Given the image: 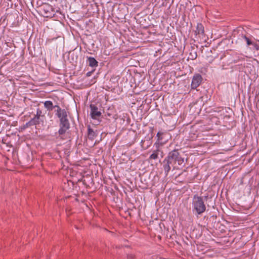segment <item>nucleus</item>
Returning a JSON list of instances; mask_svg holds the SVG:
<instances>
[{"instance_id": "1a4fd4ad", "label": "nucleus", "mask_w": 259, "mask_h": 259, "mask_svg": "<svg viewBox=\"0 0 259 259\" xmlns=\"http://www.w3.org/2000/svg\"><path fill=\"white\" fill-rule=\"evenodd\" d=\"M37 8L41 15L44 17L52 18L55 15V9L48 3H43Z\"/></svg>"}, {"instance_id": "39448f33", "label": "nucleus", "mask_w": 259, "mask_h": 259, "mask_svg": "<svg viewBox=\"0 0 259 259\" xmlns=\"http://www.w3.org/2000/svg\"><path fill=\"white\" fill-rule=\"evenodd\" d=\"M232 42L238 44L239 46H242L245 44L247 47H249L252 44V41L253 39V37L249 35L247 36L245 31L243 28L238 27L237 29L234 30L233 32Z\"/></svg>"}, {"instance_id": "bb28decb", "label": "nucleus", "mask_w": 259, "mask_h": 259, "mask_svg": "<svg viewBox=\"0 0 259 259\" xmlns=\"http://www.w3.org/2000/svg\"><path fill=\"white\" fill-rule=\"evenodd\" d=\"M227 109H228V110H231V109L230 107H228Z\"/></svg>"}, {"instance_id": "4be33fe9", "label": "nucleus", "mask_w": 259, "mask_h": 259, "mask_svg": "<svg viewBox=\"0 0 259 259\" xmlns=\"http://www.w3.org/2000/svg\"><path fill=\"white\" fill-rule=\"evenodd\" d=\"M190 56H191V60H194L197 58V53L195 51H194L193 52H191L190 53Z\"/></svg>"}, {"instance_id": "0eeeda50", "label": "nucleus", "mask_w": 259, "mask_h": 259, "mask_svg": "<svg viewBox=\"0 0 259 259\" xmlns=\"http://www.w3.org/2000/svg\"><path fill=\"white\" fill-rule=\"evenodd\" d=\"M29 116L31 117L30 120L21 127V130H24L27 127H30L33 125H36L42 123L44 120L42 119L45 117L42 110L38 108L36 109V113H33V112L29 113Z\"/></svg>"}, {"instance_id": "5701e85b", "label": "nucleus", "mask_w": 259, "mask_h": 259, "mask_svg": "<svg viewBox=\"0 0 259 259\" xmlns=\"http://www.w3.org/2000/svg\"><path fill=\"white\" fill-rule=\"evenodd\" d=\"M135 256L133 254H130L127 255V259H135Z\"/></svg>"}, {"instance_id": "f257e3e1", "label": "nucleus", "mask_w": 259, "mask_h": 259, "mask_svg": "<svg viewBox=\"0 0 259 259\" xmlns=\"http://www.w3.org/2000/svg\"><path fill=\"white\" fill-rule=\"evenodd\" d=\"M185 164V158L179 149H174L169 151L163 161V168L165 174L167 176L171 168L173 169L179 168V166H184Z\"/></svg>"}, {"instance_id": "cd10ccee", "label": "nucleus", "mask_w": 259, "mask_h": 259, "mask_svg": "<svg viewBox=\"0 0 259 259\" xmlns=\"http://www.w3.org/2000/svg\"><path fill=\"white\" fill-rule=\"evenodd\" d=\"M212 227L213 228H215L214 225H212Z\"/></svg>"}, {"instance_id": "4468645a", "label": "nucleus", "mask_w": 259, "mask_h": 259, "mask_svg": "<svg viewBox=\"0 0 259 259\" xmlns=\"http://www.w3.org/2000/svg\"><path fill=\"white\" fill-rule=\"evenodd\" d=\"M115 112V111L113 108L109 107L107 109L106 112H105L104 116L108 120H110L111 119H114L115 118V116L116 115Z\"/></svg>"}, {"instance_id": "6ab92c4d", "label": "nucleus", "mask_w": 259, "mask_h": 259, "mask_svg": "<svg viewBox=\"0 0 259 259\" xmlns=\"http://www.w3.org/2000/svg\"><path fill=\"white\" fill-rule=\"evenodd\" d=\"M190 172H191L190 174H188L187 176H188V175H193V176L192 177L189 176V179L190 182L193 181L198 176V172L197 171V170L195 169H192L191 170Z\"/></svg>"}, {"instance_id": "423d86ee", "label": "nucleus", "mask_w": 259, "mask_h": 259, "mask_svg": "<svg viewBox=\"0 0 259 259\" xmlns=\"http://www.w3.org/2000/svg\"><path fill=\"white\" fill-rule=\"evenodd\" d=\"M192 211L197 215H200L206 211V206L202 196L195 194L192 201Z\"/></svg>"}, {"instance_id": "6e6552de", "label": "nucleus", "mask_w": 259, "mask_h": 259, "mask_svg": "<svg viewBox=\"0 0 259 259\" xmlns=\"http://www.w3.org/2000/svg\"><path fill=\"white\" fill-rule=\"evenodd\" d=\"M44 105L45 108L49 111H52L54 109L56 108L55 115L59 119L68 115L67 112L65 109H62L58 105H54L51 101H46Z\"/></svg>"}, {"instance_id": "f03ea898", "label": "nucleus", "mask_w": 259, "mask_h": 259, "mask_svg": "<svg viewBox=\"0 0 259 259\" xmlns=\"http://www.w3.org/2000/svg\"><path fill=\"white\" fill-rule=\"evenodd\" d=\"M59 126L58 136L57 138L63 141L67 140L65 143L66 147L64 149V151L65 154H69L73 135L72 132L69 130L70 127V124L68 118V115L59 119Z\"/></svg>"}, {"instance_id": "aec40b11", "label": "nucleus", "mask_w": 259, "mask_h": 259, "mask_svg": "<svg viewBox=\"0 0 259 259\" xmlns=\"http://www.w3.org/2000/svg\"><path fill=\"white\" fill-rule=\"evenodd\" d=\"M258 43H256V42H255L253 39L252 41V44H251V46L253 47L252 49L253 50H255L256 51H259V40H258Z\"/></svg>"}, {"instance_id": "9d476101", "label": "nucleus", "mask_w": 259, "mask_h": 259, "mask_svg": "<svg viewBox=\"0 0 259 259\" xmlns=\"http://www.w3.org/2000/svg\"><path fill=\"white\" fill-rule=\"evenodd\" d=\"M153 127H150V134L147 135L141 142V146L143 149H147L152 144L153 137Z\"/></svg>"}, {"instance_id": "ddd939ff", "label": "nucleus", "mask_w": 259, "mask_h": 259, "mask_svg": "<svg viewBox=\"0 0 259 259\" xmlns=\"http://www.w3.org/2000/svg\"><path fill=\"white\" fill-rule=\"evenodd\" d=\"M98 135V131L94 130L91 127L90 125H88V137L89 140H93Z\"/></svg>"}, {"instance_id": "c85d7f7f", "label": "nucleus", "mask_w": 259, "mask_h": 259, "mask_svg": "<svg viewBox=\"0 0 259 259\" xmlns=\"http://www.w3.org/2000/svg\"><path fill=\"white\" fill-rule=\"evenodd\" d=\"M207 197H208V196H205V198L206 199H207Z\"/></svg>"}, {"instance_id": "a211bd4d", "label": "nucleus", "mask_w": 259, "mask_h": 259, "mask_svg": "<svg viewBox=\"0 0 259 259\" xmlns=\"http://www.w3.org/2000/svg\"><path fill=\"white\" fill-rule=\"evenodd\" d=\"M166 133H164V132H161V131H159L157 134V141L156 142L158 143V144H159V143H160L161 144H163L164 143V141H163V135L164 134H165Z\"/></svg>"}, {"instance_id": "b1692460", "label": "nucleus", "mask_w": 259, "mask_h": 259, "mask_svg": "<svg viewBox=\"0 0 259 259\" xmlns=\"http://www.w3.org/2000/svg\"><path fill=\"white\" fill-rule=\"evenodd\" d=\"M214 117V116H212V117L211 118L210 120H211V122H215V123L216 124H220L219 122H218H218H217V120H216V119H213V120H212V118H213V117Z\"/></svg>"}, {"instance_id": "412c9836", "label": "nucleus", "mask_w": 259, "mask_h": 259, "mask_svg": "<svg viewBox=\"0 0 259 259\" xmlns=\"http://www.w3.org/2000/svg\"><path fill=\"white\" fill-rule=\"evenodd\" d=\"M2 142L4 144H6L7 145V146H8V147L12 146V145L11 144L10 141L9 140L8 137L3 138Z\"/></svg>"}, {"instance_id": "7ed1b4c3", "label": "nucleus", "mask_w": 259, "mask_h": 259, "mask_svg": "<svg viewBox=\"0 0 259 259\" xmlns=\"http://www.w3.org/2000/svg\"><path fill=\"white\" fill-rule=\"evenodd\" d=\"M214 112L220 113V116H223V117L221 118V120L217 117H214L212 120H217V122L218 121L220 125L226 127L228 130H231L236 125V121L234 116L228 114V112L227 111L226 107L222 106L216 107L213 109Z\"/></svg>"}, {"instance_id": "f3484780", "label": "nucleus", "mask_w": 259, "mask_h": 259, "mask_svg": "<svg viewBox=\"0 0 259 259\" xmlns=\"http://www.w3.org/2000/svg\"><path fill=\"white\" fill-rule=\"evenodd\" d=\"M87 63L92 67H96L98 65V62L92 57H87Z\"/></svg>"}, {"instance_id": "dca6fc26", "label": "nucleus", "mask_w": 259, "mask_h": 259, "mask_svg": "<svg viewBox=\"0 0 259 259\" xmlns=\"http://www.w3.org/2000/svg\"><path fill=\"white\" fill-rule=\"evenodd\" d=\"M195 34L204 35V27L201 23H198L196 26V30L195 31Z\"/></svg>"}, {"instance_id": "f8f14e48", "label": "nucleus", "mask_w": 259, "mask_h": 259, "mask_svg": "<svg viewBox=\"0 0 259 259\" xmlns=\"http://www.w3.org/2000/svg\"><path fill=\"white\" fill-rule=\"evenodd\" d=\"M90 108L91 109L90 116L92 119H97L101 116L102 113L96 105L91 104Z\"/></svg>"}, {"instance_id": "a878e982", "label": "nucleus", "mask_w": 259, "mask_h": 259, "mask_svg": "<svg viewBox=\"0 0 259 259\" xmlns=\"http://www.w3.org/2000/svg\"><path fill=\"white\" fill-rule=\"evenodd\" d=\"M92 73V71H90V72H88L87 73V76H90L91 74Z\"/></svg>"}, {"instance_id": "393cba45", "label": "nucleus", "mask_w": 259, "mask_h": 259, "mask_svg": "<svg viewBox=\"0 0 259 259\" xmlns=\"http://www.w3.org/2000/svg\"><path fill=\"white\" fill-rule=\"evenodd\" d=\"M216 219H217V215H212V216L210 217L209 221H211V220L212 221H214Z\"/></svg>"}, {"instance_id": "2eb2a0df", "label": "nucleus", "mask_w": 259, "mask_h": 259, "mask_svg": "<svg viewBox=\"0 0 259 259\" xmlns=\"http://www.w3.org/2000/svg\"><path fill=\"white\" fill-rule=\"evenodd\" d=\"M154 146H155L156 149L153 151L152 153L149 156V159H157L158 158L159 152L160 150L159 149V144L157 142H155L154 144Z\"/></svg>"}, {"instance_id": "9b49d317", "label": "nucleus", "mask_w": 259, "mask_h": 259, "mask_svg": "<svg viewBox=\"0 0 259 259\" xmlns=\"http://www.w3.org/2000/svg\"><path fill=\"white\" fill-rule=\"evenodd\" d=\"M203 78L201 74L199 73L195 74L192 78L191 84V89H196L201 83Z\"/></svg>"}, {"instance_id": "20e7f679", "label": "nucleus", "mask_w": 259, "mask_h": 259, "mask_svg": "<svg viewBox=\"0 0 259 259\" xmlns=\"http://www.w3.org/2000/svg\"><path fill=\"white\" fill-rule=\"evenodd\" d=\"M221 59H224V62L226 63L228 65L238 63L237 65H235V69H238L239 71L245 67V58L242 54L231 51H227L224 57H222Z\"/></svg>"}]
</instances>
